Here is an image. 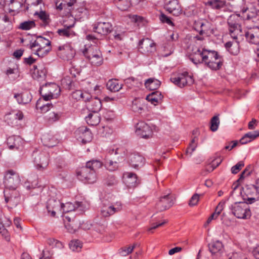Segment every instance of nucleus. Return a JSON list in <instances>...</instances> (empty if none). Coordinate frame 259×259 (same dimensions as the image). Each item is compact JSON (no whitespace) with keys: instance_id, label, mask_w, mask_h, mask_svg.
Returning a JSON list of instances; mask_svg holds the SVG:
<instances>
[{"instance_id":"obj_1","label":"nucleus","mask_w":259,"mask_h":259,"mask_svg":"<svg viewBox=\"0 0 259 259\" xmlns=\"http://www.w3.org/2000/svg\"><path fill=\"white\" fill-rule=\"evenodd\" d=\"M218 54L215 51L209 50L205 48L201 50L200 48L195 47L192 49V52L189 55V59L196 65L204 63L206 66L207 62L213 58L216 59Z\"/></svg>"},{"instance_id":"obj_2","label":"nucleus","mask_w":259,"mask_h":259,"mask_svg":"<svg viewBox=\"0 0 259 259\" xmlns=\"http://www.w3.org/2000/svg\"><path fill=\"white\" fill-rule=\"evenodd\" d=\"M247 202H236L229 206L232 214L240 219H248L251 217V211L249 204L254 203L256 199L253 197H248Z\"/></svg>"},{"instance_id":"obj_3","label":"nucleus","mask_w":259,"mask_h":259,"mask_svg":"<svg viewBox=\"0 0 259 259\" xmlns=\"http://www.w3.org/2000/svg\"><path fill=\"white\" fill-rule=\"evenodd\" d=\"M97 160H93L87 162L85 166L81 167L77 171L78 179L85 183L93 184L96 182Z\"/></svg>"},{"instance_id":"obj_4","label":"nucleus","mask_w":259,"mask_h":259,"mask_svg":"<svg viewBox=\"0 0 259 259\" xmlns=\"http://www.w3.org/2000/svg\"><path fill=\"white\" fill-rule=\"evenodd\" d=\"M51 42L49 39L38 36L36 37V40L30 43V47L31 49L37 47L34 54L40 57H43L51 51Z\"/></svg>"},{"instance_id":"obj_5","label":"nucleus","mask_w":259,"mask_h":259,"mask_svg":"<svg viewBox=\"0 0 259 259\" xmlns=\"http://www.w3.org/2000/svg\"><path fill=\"white\" fill-rule=\"evenodd\" d=\"M33 163L37 170H45L49 163V154L45 151L35 150L32 154Z\"/></svg>"},{"instance_id":"obj_6","label":"nucleus","mask_w":259,"mask_h":259,"mask_svg":"<svg viewBox=\"0 0 259 259\" xmlns=\"http://www.w3.org/2000/svg\"><path fill=\"white\" fill-rule=\"evenodd\" d=\"M54 48L58 57L64 60H72L75 56L76 52L70 44L56 46Z\"/></svg>"},{"instance_id":"obj_7","label":"nucleus","mask_w":259,"mask_h":259,"mask_svg":"<svg viewBox=\"0 0 259 259\" xmlns=\"http://www.w3.org/2000/svg\"><path fill=\"white\" fill-rule=\"evenodd\" d=\"M156 43L153 40L145 38L139 41L138 49L141 53L147 56H150L156 52Z\"/></svg>"},{"instance_id":"obj_8","label":"nucleus","mask_w":259,"mask_h":259,"mask_svg":"<svg viewBox=\"0 0 259 259\" xmlns=\"http://www.w3.org/2000/svg\"><path fill=\"white\" fill-rule=\"evenodd\" d=\"M20 178L18 173L13 170H8L5 175L4 184L9 189H16L20 183Z\"/></svg>"},{"instance_id":"obj_9","label":"nucleus","mask_w":259,"mask_h":259,"mask_svg":"<svg viewBox=\"0 0 259 259\" xmlns=\"http://www.w3.org/2000/svg\"><path fill=\"white\" fill-rule=\"evenodd\" d=\"M60 89L56 83H50L44 87L40 91L42 98L45 101H49L56 98L60 93Z\"/></svg>"},{"instance_id":"obj_10","label":"nucleus","mask_w":259,"mask_h":259,"mask_svg":"<svg viewBox=\"0 0 259 259\" xmlns=\"http://www.w3.org/2000/svg\"><path fill=\"white\" fill-rule=\"evenodd\" d=\"M64 222L65 228L68 232L74 233L81 225V221L73 214H67L64 216Z\"/></svg>"},{"instance_id":"obj_11","label":"nucleus","mask_w":259,"mask_h":259,"mask_svg":"<svg viewBox=\"0 0 259 259\" xmlns=\"http://www.w3.org/2000/svg\"><path fill=\"white\" fill-rule=\"evenodd\" d=\"M170 80L180 88H183L186 85H190L194 81L193 76L189 75L187 71L180 73L177 77L170 78Z\"/></svg>"},{"instance_id":"obj_12","label":"nucleus","mask_w":259,"mask_h":259,"mask_svg":"<svg viewBox=\"0 0 259 259\" xmlns=\"http://www.w3.org/2000/svg\"><path fill=\"white\" fill-rule=\"evenodd\" d=\"M74 134L76 139L83 144L91 142L93 139V134L91 131L84 126L78 127L75 131Z\"/></svg>"},{"instance_id":"obj_13","label":"nucleus","mask_w":259,"mask_h":259,"mask_svg":"<svg viewBox=\"0 0 259 259\" xmlns=\"http://www.w3.org/2000/svg\"><path fill=\"white\" fill-rule=\"evenodd\" d=\"M136 134L140 138L149 139L152 136L153 132L151 127L144 121H140L135 125Z\"/></svg>"},{"instance_id":"obj_14","label":"nucleus","mask_w":259,"mask_h":259,"mask_svg":"<svg viewBox=\"0 0 259 259\" xmlns=\"http://www.w3.org/2000/svg\"><path fill=\"white\" fill-rule=\"evenodd\" d=\"M61 209L64 213L71 212L73 211L83 213L85 210V207L82 202L76 201L74 203L68 202L65 204L62 203Z\"/></svg>"},{"instance_id":"obj_15","label":"nucleus","mask_w":259,"mask_h":259,"mask_svg":"<svg viewBox=\"0 0 259 259\" xmlns=\"http://www.w3.org/2000/svg\"><path fill=\"white\" fill-rule=\"evenodd\" d=\"M173 204L172 196L171 194H168L160 197L156 203V207L159 211H162L169 208Z\"/></svg>"},{"instance_id":"obj_16","label":"nucleus","mask_w":259,"mask_h":259,"mask_svg":"<svg viewBox=\"0 0 259 259\" xmlns=\"http://www.w3.org/2000/svg\"><path fill=\"white\" fill-rule=\"evenodd\" d=\"M165 9L174 16H179L182 13V9L178 0H167L165 4Z\"/></svg>"},{"instance_id":"obj_17","label":"nucleus","mask_w":259,"mask_h":259,"mask_svg":"<svg viewBox=\"0 0 259 259\" xmlns=\"http://www.w3.org/2000/svg\"><path fill=\"white\" fill-rule=\"evenodd\" d=\"M245 37L246 40L250 44H259V29L251 28L245 32Z\"/></svg>"},{"instance_id":"obj_18","label":"nucleus","mask_w":259,"mask_h":259,"mask_svg":"<svg viewBox=\"0 0 259 259\" xmlns=\"http://www.w3.org/2000/svg\"><path fill=\"white\" fill-rule=\"evenodd\" d=\"M145 158L138 153H132L128 157V161L131 166L135 168H139L143 166L145 163Z\"/></svg>"},{"instance_id":"obj_19","label":"nucleus","mask_w":259,"mask_h":259,"mask_svg":"<svg viewBox=\"0 0 259 259\" xmlns=\"http://www.w3.org/2000/svg\"><path fill=\"white\" fill-rule=\"evenodd\" d=\"M237 39V36H234V40L228 41L225 44V47L227 51L234 56L237 55L240 52V43Z\"/></svg>"},{"instance_id":"obj_20","label":"nucleus","mask_w":259,"mask_h":259,"mask_svg":"<svg viewBox=\"0 0 259 259\" xmlns=\"http://www.w3.org/2000/svg\"><path fill=\"white\" fill-rule=\"evenodd\" d=\"M62 203L59 200L50 199L47 202V208L52 217H55L56 213L61 211Z\"/></svg>"},{"instance_id":"obj_21","label":"nucleus","mask_w":259,"mask_h":259,"mask_svg":"<svg viewBox=\"0 0 259 259\" xmlns=\"http://www.w3.org/2000/svg\"><path fill=\"white\" fill-rule=\"evenodd\" d=\"M193 28L200 35L206 33L210 28L209 23L205 20H199L195 21L193 24Z\"/></svg>"},{"instance_id":"obj_22","label":"nucleus","mask_w":259,"mask_h":259,"mask_svg":"<svg viewBox=\"0 0 259 259\" xmlns=\"http://www.w3.org/2000/svg\"><path fill=\"white\" fill-rule=\"evenodd\" d=\"M118 208H115L112 205L109 203V201H102V205L101 208V215L104 217H108L114 214L118 211Z\"/></svg>"},{"instance_id":"obj_23","label":"nucleus","mask_w":259,"mask_h":259,"mask_svg":"<svg viewBox=\"0 0 259 259\" xmlns=\"http://www.w3.org/2000/svg\"><path fill=\"white\" fill-rule=\"evenodd\" d=\"M7 144L11 150H18L22 147L23 141L19 136H12L7 138Z\"/></svg>"},{"instance_id":"obj_24","label":"nucleus","mask_w":259,"mask_h":259,"mask_svg":"<svg viewBox=\"0 0 259 259\" xmlns=\"http://www.w3.org/2000/svg\"><path fill=\"white\" fill-rule=\"evenodd\" d=\"M14 98L17 100L19 104H26L29 103L31 101L32 96L30 92L26 91L22 93L15 94Z\"/></svg>"},{"instance_id":"obj_25","label":"nucleus","mask_w":259,"mask_h":259,"mask_svg":"<svg viewBox=\"0 0 259 259\" xmlns=\"http://www.w3.org/2000/svg\"><path fill=\"white\" fill-rule=\"evenodd\" d=\"M223 64L222 57L218 54L217 58H213L211 61L207 62L206 66L212 70H219Z\"/></svg>"},{"instance_id":"obj_26","label":"nucleus","mask_w":259,"mask_h":259,"mask_svg":"<svg viewBox=\"0 0 259 259\" xmlns=\"http://www.w3.org/2000/svg\"><path fill=\"white\" fill-rule=\"evenodd\" d=\"M123 176L126 178V183L127 187L130 188L135 187L138 184V177L136 174L132 172H125Z\"/></svg>"},{"instance_id":"obj_27","label":"nucleus","mask_w":259,"mask_h":259,"mask_svg":"<svg viewBox=\"0 0 259 259\" xmlns=\"http://www.w3.org/2000/svg\"><path fill=\"white\" fill-rule=\"evenodd\" d=\"M206 6H209L215 10H221L227 6L226 1L224 0H210L204 3Z\"/></svg>"},{"instance_id":"obj_28","label":"nucleus","mask_w":259,"mask_h":259,"mask_svg":"<svg viewBox=\"0 0 259 259\" xmlns=\"http://www.w3.org/2000/svg\"><path fill=\"white\" fill-rule=\"evenodd\" d=\"M163 97L160 92L155 91L147 95L146 99L151 104L156 105L162 101Z\"/></svg>"},{"instance_id":"obj_29","label":"nucleus","mask_w":259,"mask_h":259,"mask_svg":"<svg viewBox=\"0 0 259 259\" xmlns=\"http://www.w3.org/2000/svg\"><path fill=\"white\" fill-rule=\"evenodd\" d=\"M6 190L4 191L5 201L8 203L10 201L15 202L19 199V194L16 189Z\"/></svg>"},{"instance_id":"obj_30","label":"nucleus","mask_w":259,"mask_h":259,"mask_svg":"<svg viewBox=\"0 0 259 259\" xmlns=\"http://www.w3.org/2000/svg\"><path fill=\"white\" fill-rule=\"evenodd\" d=\"M112 29V26L109 22H98V34L107 35L110 33Z\"/></svg>"},{"instance_id":"obj_31","label":"nucleus","mask_w":259,"mask_h":259,"mask_svg":"<svg viewBox=\"0 0 259 259\" xmlns=\"http://www.w3.org/2000/svg\"><path fill=\"white\" fill-rule=\"evenodd\" d=\"M161 84V82L155 78H150L145 82V88L149 90L153 91L158 89Z\"/></svg>"},{"instance_id":"obj_32","label":"nucleus","mask_w":259,"mask_h":259,"mask_svg":"<svg viewBox=\"0 0 259 259\" xmlns=\"http://www.w3.org/2000/svg\"><path fill=\"white\" fill-rule=\"evenodd\" d=\"M82 53L84 56L89 60H91L93 58H96L97 57V46L96 45L93 46L91 45L88 48H85L82 51Z\"/></svg>"},{"instance_id":"obj_33","label":"nucleus","mask_w":259,"mask_h":259,"mask_svg":"<svg viewBox=\"0 0 259 259\" xmlns=\"http://www.w3.org/2000/svg\"><path fill=\"white\" fill-rule=\"evenodd\" d=\"M208 247L209 250L211 253V254H215L222 251L223 245L221 241L217 240L209 243Z\"/></svg>"},{"instance_id":"obj_34","label":"nucleus","mask_w":259,"mask_h":259,"mask_svg":"<svg viewBox=\"0 0 259 259\" xmlns=\"http://www.w3.org/2000/svg\"><path fill=\"white\" fill-rule=\"evenodd\" d=\"M103 165L109 171L115 170L118 167L116 162H113L111 160L107 161L106 159L104 162H101L98 160V168L101 167Z\"/></svg>"},{"instance_id":"obj_35","label":"nucleus","mask_w":259,"mask_h":259,"mask_svg":"<svg viewBox=\"0 0 259 259\" xmlns=\"http://www.w3.org/2000/svg\"><path fill=\"white\" fill-rule=\"evenodd\" d=\"M106 87L108 90L113 92H118L122 89V85L118 83V80L113 79L107 82Z\"/></svg>"},{"instance_id":"obj_36","label":"nucleus","mask_w":259,"mask_h":259,"mask_svg":"<svg viewBox=\"0 0 259 259\" xmlns=\"http://www.w3.org/2000/svg\"><path fill=\"white\" fill-rule=\"evenodd\" d=\"M70 7L81 11L85 6V0H71Z\"/></svg>"},{"instance_id":"obj_37","label":"nucleus","mask_w":259,"mask_h":259,"mask_svg":"<svg viewBox=\"0 0 259 259\" xmlns=\"http://www.w3.org/2000/svg\"><path fill=\"white\" fill-rule=\"evenodd\" d=\"M70 27H71V26H68L67 28L59 29L57 30V33L62 37L67 38L73 37L75 34L74 31L70 29Z\"/></svg>"},{"instance_id":"obj_38","label":"nucleus","mask_w":259,"mask_h":259,"mask_svg":"<svg viewBox=\"0 0 259 259\" xmlns=\"http://www.w3.org/2000/svg\"><path fill=\"white\" fill-rule=\"evenodd\" d=\"M233 18L234 17H232V16H230L228 19L227 22L231 36H232V33H234L236 30L240 29V25L236 21H234L233 19Z\"/></svg>"},{"instance_id":"obj_39","label":"nucleus","mask_w":259,"mask_h":259,"mask_svg":"<svg viewBox=\"0 0 259 259\" xmlns=\"http://www.w3.org/2000/svg\"><path fill=\"white\" fill-rule=\"evenodd\" d=\"M61 112L50 111L47 116V119L49 122L53 123L58 121L62 116Z\"/></svg>"},{"instance_id":"obj_40","label":"nucleus","mask_w":259,"mask_h":259,"mask_svg":"<svg viewBox=\"0 0 259 259\" xmlns=\"http://www.w3.org/2000/svg\"><path fill=\"white\" fill-rule=\"evenodd\" d=\"M36 26L34 21L28 20L20 23L18 28L22 30H28Z\"/></svg>"},{"instance_id":"obj_41","label":"nucleus","mask_w":259,"mask_h":259,"mask_svg":"<svg viewBox=\"0 0 259 259\" xmlns=\"http://www.w3.org/2000/svg\"><path fill=\"white\" fill-rule=\"evenodd\" d=\"M198 141V137L196 136H195L191 141V142L189 144V147L187 149L186 153L188 154H190V155L191 156L193 152H194L196 147H197V142Z\"/></svg>"},{"instance_id":"obj_42","label":"nucleus","mask_w":259,"mask_h":259,"mask_svg":"<svg viewBox=\"0 0 259 259\" xmlns=\"http://www.w3.org/2000/svg\"><path fill=\"white\" fill-rule=\"evenodd\" d=\"M41 102V100H38L36 104V107L37 109L39 108L41 112H47L51 110L53 107V105L52 104L47 103L46 104H42Z\"/></svg>"},{"instance_id":"obj_43","label":"nucleus","mask_w":259,"mask_h":259,"mask_svg":"<svg viewBox=\"0 0 259 259\" xmlns=\"http://www.w3.org/2000/svg\"><path fill=\"white\" fill-rule=\"evenodd\" d=\"M69 247L72 251L78 252L80 251L82 245L81 242L79 240H73L70 242Z\"/></svg>"},{"instance_id":"obj_44","label":"nucleus","mask_w":259,"mask_h":259,"mask_svg":"<svg viewBox=\"0 0 259 259\" xmlns=\"http://www.w3.org/2000/svg\"><path fill=\"white\" fill-rule=\"evenodd\" d=\"M251 190L255 191L259 197V178L256 180L255 184L246 186V192L247 194H250Z\"/></svg>"},{"instance_id":"obj_45","label":"nucleus","mask_w":259,"mask_h":259,"mask_svg":"<svg viewBox=\"0 0 259 259\" xmlns=\"http://www.w3.org/2000/svg\"><path fill=\"white\" fill-rule=\"evenodd\" d=\"M47 244L52 248H62L63 245L62 243L54 238H49L47 241Z\"/></svg>"},{"instance_id":"obj_46","label":"nucleus","mask_w":259,"mask_h":259,"mask_svg":"<svg viewBox=\"0 0 259 259\" xmlns=\"http://www.w3.org/2000/svg\"><path fill=\"white\" fill-rule=\"evenodd\" d=\"M117 5L118 9L121 11H126L130 7V0H118Z\"/></svg>"},{"instance_id":"obj_47","label":"nucleus","mask_w":259,"mask_h":259,"mask_svg":"<svg viewBox=\"0 0 259 259\" xmlns=\"http://www.w3.org/2000/svg\"><path fill=\"white\" fill-rule=\"evenodd\" d=\"M137 245V244H134L133 245L121 248L119 250V254L123 256H127L132 253L134 248H135Z\"/></svg>"},{"instance_id":"obj_48","label":"nucleus","mask_w":259,"mask_h":259,"mask_svg":"<svg viewBox=\"0 0 259 259\" xmlns=\"http://www.w3.org/2000/svg\"><path fill=\"white\" fill-rule=\"evenodd\" d=\"M44 145L49 147H53L55 146L54 138H50L49 135H44L41 138Z\"/></svg>"},{"instance_id":"obj_49","label":"nucleus","mask_w":259,"mask_h":259,"mask_svg":"<svg viewBox=\"0 0 259 259\" xmlns=\"http://www.w3.org/2000/svg\"><path fill=\"white\" fill-rule=\"evenodd\" d=\"M71 0H56V5L57 9L62 10L66 7H70Z\"/></svg>"},{"instance_id":"obj_50","label":"nucleus","mask_w":259,"mask_h":259,"mask_svg":"<svg viewBox=\"0 0 259 259\" xmlns=\"http://www.w3.org/2000/svg\"><path fill=\"white\" fill-rule=\"evenodd\" d=\"M220 124V120L218 115L213 116L210 121V130L212 132H215Z\"/></svg>"},{"instance_id":"obj_51","label":"nucleus","mask_w":259,"mask_h":259,"mask_svg":"<svg viewBox=\"0 0 259 259\" xmlns=\"http://www.w3.org/2000/svg\"><path fill=\"white\" fill-rule=\"evenodd\" d=\"M7 123L12 126H16L18 125V121L16 120L14 116L12 114V113H10L6 115L5 117Z\"/></svg>"},{"instance_id":"obj_52","label":"nucleus","mask_w":259,"mask_h":259,"mask_svg":"<svg viewBox=\"0 0 259 259\" xmlns=\"http://www.w3.org/2000/svg\"><path fill=\"white\" fill-rule=\"evenodd\" d=\"M132 109L134 112L140 113H141L142 110L143 109L142 104L137 100H135L133 102Z\"/></svg>"},{"instance_id":"obj_53","label":"nucleus","mask_w":259,"mask_h":259,"mask_svg":"<svg viewBox=\"0 0 259 259\" xmlns=\"http://www.w3.org/2000/svg\"><path fill=\"white\" fill-rule=\"evenodd\" d=\"M96 116H94L93 113H90L88 115L85 117V121L87 123L92 126H96L97 123L96 121Z\"/></svg>"},{"instance_id":"obj_54","label":"nucleus","mask_w":259,"mask_h":259,"mask_svg":"<svg viewBox=\"0 0 259 259\" xmlns=\"http://www.w3.org/2000/svg\"><path fill=\"white\" fill-rule=\"evenodd\" d=\"M104 184L109 187L113 186L117 184V181L114 176H108L105 180Z\"/></svg>"},{"instance_id":"obj_55","label":"nucleus","mask_w":259,"mask_h":259,"mask_svg":"<svg viewBox=\"0 0 259 259\" xmlns=\"http://www.w3.org/2000/svg\"><path fill=\"white\" fill-rule=\"evenodd\" d=\"M35 15H38L39 18L41 20L45 23H49V15L46 14L45 11H40L39 13L36 12L34 13Z\"/></svg>"},{"instance_id":"obj_56","label":"nucleus","mask_w":259,"mask_h":259,"mask_svg":"<svg viewBox=\"0 0 259 259\" xmlns=\"http://www.w3.org/2000/svg\"><path fill=\"white\" fill-rule=\"evenodd\" d=\"M159 19L162 23H166L169 25L174 26V23L170 19L164 14L161 13Z\"/></svg>"},{"instance_id":"obj_57","label":"nucleus","mask_w":259,"mask_h":259,"mask_svg":"<svg viewBox=\"0 0 259 259\" xmlns=\"http://www.w3.org/2000/svg\"><path fill=\"white\" fill-rule=\"evenodd\" d=\"M246 135V137L248 139L249 142H250L254 140H255L256 138L259 137V131H255L253 132H250L245 134Z\"/></svg>"},{"instance_id":"obj_58","label":"nucleus","mask_w":259,"mask_h":259,"mask_svg":"<svg viewBox=\"0 0 259 259\" xmlns=\"http://www.w3.org/2000/svg\"><path fill=\"white\" fill-rule=\"evenodd\" d=\"M243 161H240L231 168V172L233 174H237L239 171L244 166Z\"/></svg>"},{"instance_id":"obj_59","label":"nucleus","mask_w":259,"mask_h":259,"mask_svg":"<svg viewBox=\"0 0 259 259\" xmlns=\"http://www.w3.org/2000/svg\"><path fill=\"white\" fill-rule=\"evenodd\" d=\"M227 259H247V258H243L242 253L232 252L228 254Z\"/></svg>"},{"instance_id":"obj_60","label":"nucleus","mask_w":259,"mask_h":259,"mask_svg":"<svg viewBox=\"0 0 259 259\" xmlns=\"http://www.w3.org/2000/svg\"><path fill=\"white\" fill-rule=\"evenodd\" d=\"M10 5H12V7L14 9L18 10L22 6V0H10Z\"/></svg>"},{"instance_id":"obj_61","label":"nucleus","mask_w":259,"mask_h":259,"mask_svg":"<svg viewBox=\"0 0 259 259\" xmlns=\"http://www.w3.org/2000/svg\"><path fill=\"white\" fill-rule=\"evenodd\" d=\"M0 234L6 239V241H10V235L8 230L5 228L4 226H2L1 229L0 230Z\"/></svg>"},{"instance_id":"obj_62","label":"nucleus","mask_w":259,"mask_h":259,"mask_svg":"<svg viewBox=\"0 0 259 259\" xmlns=\"http://www.w3.org/2000/svg\"><path fill=\"white\" fill-rule=\"evenodd\" d=\"M228 200V198L227 200H222L220 202V203L218 204V205L217 206L215 211L218 213L219 214H220L222 211L223 210L224 208V206L225 205V203L227 201V200Z\"/></svg>"},{"instance_id":"obj_63","label":"nucleus","mask_w":259,"mask_h":259,"mask_svg":"<svg viewBox=\"0 0 259 259\" xmlns=\"http://www.w3.org/2000/svg\"><path fill=\"white\" fill-rule=\"evenodd\" d=\"M199 195L198 194H194L191 198L189 204L190 206H194L196 205L199 201Z\"/></svg>"},{"instance_id":"obj_64","label":"nucleus","mask_w":259,"mask_h":259,"mask_svg":"<svg viewBox=\"0 0 259 259\" xmlns=\"http://www.w3.org/2000/svg\"><path fill=\"white\" fill-rule=\"evenodd\" d=\"M11 113L17 121L22 120L24 117L23 113L21 111H13Z\"/></svg>"}]
</instances>
